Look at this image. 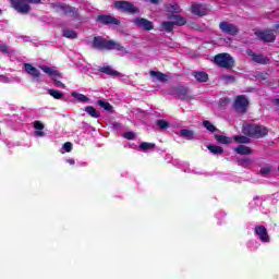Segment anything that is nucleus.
<instances>
[{
    "label": "nucleus",
    "instance_id": "473e14b6",
    "mask_svg": "<svg viewBox=\"0 0 279 279\" xmlns=\"http://www.w3.org/2000/svg\"><path fill=\"white\" fill-rule=\"evenodd\" d=\"M97 106H100V108H104L107 112H112L113 107L110 105V102L104 101V100H98Z\"/></svg>",
    "mask_w": 279,
    "mask_h": 279
},
{
    "label": "nucleus",
    "instance_id": "cd10ccee",
    "mask_svg": "<svg viewBox=\"0 0 279 279\" xmlns=\"http://www.w3.org/2000/svg\"><path fill=\"white\" fill-rule=\"evenodd\" d=\"M63 38H69L70 40H75L77 38V32L73 29H63L62 32Z\"/></svg>",
    "mask_w": 279,
    "mask_h": 279
},
{
    "label": "nucleus",
    "instance_id": "c85d7f7f",
    "mask_svg": "<svg viewBox=\"0 0 279 279\" xmlns=\"http://www.w3.org/2000/svg\"><path fill=\"white\" fill-rule=\"evenodd\" d=\"M203 126L207 130V132H210L211 134H215V132H219V129H217V126H215L208 120L203 121Z\"/></svg>",
    "mask_w": 279,
    "mask_h": 279
},
{
    "label": "nucleus",
    "instance_id": "ea45409f",
    "mask_svg": "<svg viewBox=\"0 0 279 279\" xmlns=\"http://www.w3.org/2000/svg\"><path fill=\"white\" fill-rule=\"evenodd\" d=\"M123 138H126V141H134L136 140V134H134V132H126L123 134Z\"/></svg>",
    "mask_w": 279,
    "mask_h": 279
},
{
    "label": "nucleus",
    "instance_id": "4be33fe9",
    "mask_svg": "<svg viewBox=\"0 0 279 279\" xmlns=\"http://www.w3.org/2000/svg\"><path fill=\"white\" fill-rule=\"evenodd\" d=\"M214 138L216 140L217 143H219V145H230V144H232V137H228L226 135L215 134Z\"/></svg>",
    "mask_w": 279,
    "mask_h": 279
},
{
    "label": "nucleus",
    "instance_id": "f257e3e1",
    "mask_svg": "<svg viewBox=\"0 0 279 279\" xmlns=\"http://www.w3.org/2000/svg\"><path fill=\"white\" fill-rule=\"evenodd\" d=\"M93 49H98V51H124V53H129L128 50H125V47L121 45V43H117L114 40H108L101 36H96L93 38L92 41Z\"/></svg>",
    "mask_w": 279,
    "mask_h": 279
},
{
    "label": "nucleus",
    "instance_id": "5701e85b",
    "mask_svg": "<svg viewBox=\"0 0 279 279\" xmlns=\"http://www.w3.org/2000/svg\"><path fill=\"white\" fill-rule=\"evenodd\" d=\"M40 69L41 71H44V73H47V75H50L53 77H62V73H60V71L58 70H53L47 65H41Z\"/></svg>",
    "mask_w": 279,
    "mask_h": 279
},
{
    "label": "nucleus",
    "instance_id": "09e8293b",
    "mask_svg": "<svg viewBox=\"0 0 279 279\" xmlns=\"http://www.w3.org/2000/svg\"><path fill=\"white\" fill-rule=\"evenodd\" d=\"M150 3H154L155 5H158L160 3V0H148Z\"/></svg>",
    "mask_w": 279,
    "mask_h": 279
},
{
    "label": "nucleus",
    "instance_id": "c9c22d12",
    "mask_svg": "<svg viewBox=\"0 0 279 279\" xmlns=\"http://www.w3.org/2000/svg\"><path fill=\"white\" fill-rule=\"evenodd\" d=\"M72 97H75L78 101L86 102L88 101V98L84 94H78L76 92L72 93Z\"/></svg>",
    "mask_w": 279,
    "mask_h": 279
},
{
    "label": "nucleus",
    "instance_id": "9b49d317",
    "mask_svg": "<svg viewBox=\"0 0 279 279\" xmlns=\"http://www.w3.org/2000/svg\"><path fill=\"white\" fill-rule=\"evenodd\" d=\"M247 56H250L256 64H271V59L263 53H256L252 49L246 50Z\"/></svg>",
    "mask_w": 279,
    "mask_h": 279
},
{
    "label": "nucleus",
    "instance_id": "4468645a",
    "mask_svg": "<svg viewBox=\"0 0 279 279\" xmlns=\"http://www.w3.org/2000/svg\"><path fill=\"white\" fill-rule=\"evenodd\" d=\"M24 71L34 77L36 82H40V71L36 69L32 63H24Z\"/></svg>",
    "mask_w": 279,
    "mask_h": 279
},
{
    "label": "nucleus",
    "instance_id": "a211bd4d",
    "mask_svg": "<svg viewBox=\"0 0 279 279\" xmlns=\"http://www.w3.org/2000/svg\"><path fill=\"white\" fill-rule=\"evenodd\" d=\"M165 9L170 14H180V12H182V9H180L177 2L165 4Z\"/></svg>",
    "mask_w": 279,
    "mask_h": 279
},
{
    "label": "nucleus",
    "instance_id": "6ab92c4d",
    "mask_svg": "<svg viewBox=\"0 0 279 279\" xmlns=\"http://www.w3.org/2000/svg\"><path fill=\"white\" fill-rule=\"evenodd\" d=\"M234 151L240 156H251V154H253L252 148L245 145H239L238 147L234 148Z\"/></svg>",
    "mask_w": 279,
    "mask_h": 279
},
{
    "label": "nucleus",
    "instance_id": "4c0bfd02",
    "mask_svg": "<svg viewBox=\"0 0 279 279\" xmlns=\"http://www.w3.org/2000/svg\"><path fill=\"white\" fill-rule=\"evenodd\" d=\"M255 77L256 80H262L263 82H267V80H269V74L266 72H257Z\"/></svg>",
    "mask_w": 279,
    "mask_h": 279
},
{
    "label": "nucleus",
    "instance_id": "58836bf2",
    "mask_svg": "<svg viewBox=\"0 0 279 279\" xmlns=\"http://www.w3.org/2000/svg\"><path fill=\"white\" fill-rule=\"evenodd\" d=\"M222 80L226 82V84H233V82H236V77L233 75H223Z\"/></svg>",
    "mask_w": 279,
    "mask_h": 279
},
{
    "label": "nucleus",
    "instance_id": "6e6552de",
    "mask_svg": "<svg viewBox=\"0 0 279 279\" xmlns=\"http://www.w3.org/2000/svg\"><path fill=\"white\" fill-rule=\"evenodd\" d=\"M255 36H257L258 40H262V43H276L274 29L257 31L255 32Z\"/></svg>",
    "mask_w": 279,
    "mask_h": 279
},
{
    "label": "nucleus",
    "instance_id": "aec40b11",
    "mask_svg": "<svg viewBox=\"0 0 279 279\" xmlns=\"http://www.w3.org/2000/svg\"><path fill=\"white\" fill-rule=\"evenodd\" d=\"M168 19H173L172 23H174V25H177L178 27H182L183 25H186V20L184 17H182V15H178V14H172L169 15Z\"/></svg>",
    "mask_w": 279,
    "mask_h": 279
},
{
    "label": "nucleus",
    "instance_id": "f704fd0d",
    "mask_svg": "<svg viewBox=\"0 0 279 279\" xmlns=\"http://www.w3.org/2000/svg\"><path fill=\"white\" fill-rule=\"evenodd\" d=\"M156 125L159 126V130H169L171 128L167 120H157Z\"/></svg>",
    "mask_w": 279,
    "mask_h": 279
},
{
    "label": "nucleus",
    "instance_id": "7c9ffc66",
    "mask_svg": "<svg viewBox=\"0 0 279 279\" xmlns=\"http://www.w3.org/2000/svg\"><path fill=\"white\" fill-rule=\"evenodd\" d=\"M207 149L215 155L223 154V147L221 146L210 144L207 146Z\"/></svg>",
    "mask_w": 279,
    "mask_h": 279
},
{
    "label": "nucleus",
    "instance_id": "a19ab883",
    "mask_svg": "<svg viewBox=\"0 0 279 279\" xmlns=\"http://www.w3.org/2000/svg\"><path fill=\"white\" fill-rule=\"evenodd\" d=\"M63 149H64V151H68V153L72 151L73 150V144L71 142H65L63 144Z\"/></svg>",
    "mask_w": 279,
    "mask_h": 279
},
{
    "label": "nucleus",
    "instance_id": "ddd939ff",
    "mask_svg": "<svg viewBox=\"0 0 279 279\" xmlns=\"http://www.w3.org/2000/svg\"><path fill=\"white\" fill-rule=\"evenodd\" d=\"M96 21L101 25H121V21L112 15L100 14L96 17Z\"/></svg>",
    "mask_w": 279,
    "mask_h": 279
},
{
    "label": "nucleus",
    "instance_id": "603ef678",
    "mask_svg": "<svg viewBox=\"0 0 279 279\" xmlns=\"http://www.w3.org/2000/svg\"><path fill=\"white\" fill-rule=\"evenodd\" d=\"M0 14H1V9H0Z\"/></svg>",
    "mask_w": 279,
    "mask_h": 279
},
{
    "label": "nucleus",
    "instance_id": "de8ad7c7",
    "mask_svg": "<svg viewBox=\"0 0 279 279\" xmlns=\"http://www.w3.org/2000/svg\"><path fill=\"white\" fill-rule=\"evenodd\" d=\"M35 134L37 136H45V132H43V131H36Z\"/></svg>",
    "mask_w": 279,
    "mask_h": 279
},
{
    "label": "nucleus",
    "instance_id": "3c124183",
    "mask_svg": "<svg viewBox=\"0 0 279 279\" xmlns=\"http://www.w3.org/2000/svg\"><path fill=\"white\" fill-rule=\"evenodd\" d=\"M276 105L279 106V98L275 100Z\"/></svg>",
    "mask_w": 279,
    "mask_h": 279
},
{
    "label": "nucleus",
    "instance_id": "c03bdc74",
    "mask_svg": "<svg viewBox=\"0 0 279 279\" xmlns=\"http://www.w3.org/2000/svg\"><path fill=\"white\" fill-rule=\"evenodd\" d=\"M259 173H260L262 175H269V173H271V168H269V167L262 168V169L259 170Z\"/></svg>",
    "mask_w": 279,
    "mask_h": 279
},
{
    "label": "nucleus",
    "instance_id": "bb28decb",
    "mask_svg": "<svg viewBox=\"0 0 279 279\" xmlns=\"http://www.w3.org/2000/svg\"><path fill=\"white\" fill-rule=\"evenodd\" d=\"M233 141L240 143V145H247L251 142L250 137L246 135H235L232 137V142Z\"/></svg>",
    "mask_w": 279,
    "mask_h": 279
},
{
    "label": "nucleus",
    "instance_id": "0eeeda50",
    "mask_svg": "<svg viewBox=\"0 0 279 279\" xmlns=\"http://www.w3.org/2000/svg\"><path fill=\"white\" fill-rule=\"evenodd\" d=\"M59 8L63 12L64 16H70V19H73V21H82L80 9L69 4H60Z\"/></svg>",
    "mask_w": 279,
    "mask_h": 279
},
{
    "label": "nucleus",
    "instance_id": "c756f323",
    "mask_svg": "<svg viewBox=\"0 0 279 279\" xmlns=\"http://www.w3.org/2000/svg\"><path fill=\"white\" fill-rule=\"evenodd\" d=\"M156 148V144L154 143H149V142H143L141 145H140V149L142 151H149L151 149H155Z\"/></svg>",
    "mask_w": 279,
    "mask_h": 279
},
{
    "label": "nucleus",
    "instance_id": "49530a36",
    "mask_svg": "<svg viewBox=\"0 0 279 279\" xmlns=\"http://www.w3.org/2000/svg\"><path fill=\"white\" fill-rule=\"evenodd\" d=\"M272 31L276 33V32H279V23L275 24L272 26Z\"/></svg>",
    "mask_w": 279,
    "mask_h": 279
},
{
    "label": "nucleus",
    "instance_id": "412c9836",
    "mask_svg": "<svg viewBox=\"0 0 279 279\" xmlns=\"http://www.w3.org/2000/svg\"><path fill=\"white\" fill-rule=\"evenodd\" d=\"M150 77H156L158 82H168L169 76L162 72L150 70L149 72Z\"/></svg>",
    "mask_w": 279,
    "mask_h": 279
},
{
    "label": "nucleus",
    "instance_id": "79ce46f5",
    "mask_svg": "<svg viewBox=\"0 0 279 279\" xmlns=\"http://www.w3.org/2000/svg\"><path fill=\"white\" fill-rule=\"evenodd\" d=\"M34 128H35V130L43 131V130H45V124H43V122L37 120L34 122Z\"/></svg>",
    "mask_w": 279,
    "mask_h": 279
},
{
    "label": "nucleus",
    "instance_id": "393cba45",
    "mask_svg": "<svg viewBox=\"0 0 279 279\" xmlns=\"http://www.w3.org/2000/svg\"><path fill=\"white\" fill-rule=\"evenodd\" d=\"M85 112L92 117V119H99L101 117V113L95 109L93 106L85 107Z\"/></svg>",
    "mask_w": 279,
    "mask_h": 279
},
{
    "label": "nucleus",
    "instance_id": "1a4fd4ad",
    "mask_svg": "<svg viewBox=\"0 0 279 279\" xmlns=\"http://www.w3.org/2000/svg\"><path fill=\"white\" fill-rule=\"evenodd\" d=\"M219 29L229 36H238L240 32L236 25L226 21L219 23Z\"/></svg>",
    "mask_w": 279,
    "mask_h": 279
},
{
    "label": "nucleus",
    "instance_id": "8fccbe9b",
    "mask_svg": "<svg viewBox=\"0 0 279 279\" xmlns=\"http://www.w3.org/2000/svg\"><path fill=\"white\" fill-rule=\"evenodd\" d=\"M68 162H70L71 165H75V160L74 159H69Z\"/></svg>",
    "mask_w": 279,
    "mask_h": 279
},
{
    "label": "nucleus",
    "instance_id": "e433bc0d",
    "mask_svg": "<svg viewBox=\"0 0 279 279\" xmlns=\"http://www.w3.org/2000/svg\"><path fill=\"white\" fill-rule=\"evenodd\" d=\"M238 162L241 167L247 168L250 165H252V158H242L239 159Z\"/></svg>",
    "mask_w": 279,
    "mask_h": 279
},
{
    "label": "nucleus",
    "instance_id": "a878e982",
    "mask_svg": "<svg viewBox=\"0 0 279 279\" xmlns=\"http://www.w3.org/2000/svg\"><path fill=\"white\" fill-rule=\"evenodd\" d=\"M180 136L186 138V141H193V138H195V133L191 130L182 129L180 131Z\"/></svg>",
    "mask_w": 279,
    "mask_h": 279
},
{
    "label": "nucleus",
    "instance_id": "7ed1b4c3",
    "mask_svg": "<svg viewBox=\"0 0 279 279\" xmlns=\"http://www.w3.org/2000/svg\"><path fill=\"white\" fill-rule=\"evenodd\" d=\"M43 0H11V8L19 14H29L32 4L38 5Z\"/></svg>",
    "mask_w": 279,
    "mask_h": 279
},
{
    "label": "nucleus",
    "instance_id": "f3484780",
    "mask_svg": "<svg viewBox=\"0 0 279 279\" xmlns=\"http://www.w3.org/2000/svg\"><path fill=\"white\" fill-rule=\"evenodd\" d=\"M100 73H105V75H110L111 77H119V71L112 70L110 65H104L98 69Z\"/></svg>",
    "mask_w": 279,
    "mask_h": 279
},
{
    "label": "nucleus",
    "instance_id": "423d86ee",
    "mask_svg": "<svg viewBox=\"0 0 279 279\" xmlns=\"http://www.w3.org/2000/svg\"><path fill=\"white\" fill-rule=\"evenodd\" d=\"M114 8L118 10H123V12H129V14H140L141 10L134 5V3L130 1H114Z\"/></svg>",
    "mask_w": 279,
    "mask_h": 279
},
{
    "label": "nucleus",
    "instance_id": "37998d69",
    "mask_svg": "<svg viewBox=\"0 0 279 279\" xmlns=\"http://www.w3.org/2000/svg\"><path fill=\"white\" fill-rule=\"evenodd\" d=\"M0 53H10V47L5 44L0 45Z\"/></svg>",
    "mask_w": 279,
    "mask_h": 279
},
{
    "label": "nucleus",
    "instance_id": "9d476101",
    "mask_svg": "<svg viewBox=\"0 0 279 279\" xmlns=\"http://www.w3.org/2000/svg\"><path fill=\"white\" fill-rule=\"evenodd\" d=\"M169 94L172 97H180L184 101L189 99V87L184 85L173 86L170 88Z\"/></svg>",
    "mask_w": 279,
    "mask_h": 279
},
{
    "label": "nucleus",
    "instance_id": "39448f33",
    "mask_svg": "<svg viewBox=\"0 0 279 279\" xmlns=\"http://www.w3.org/2000/svg\"><path fill=\"white\" fill-rule=\"evenodd\" d=\"M250 106V100H247V97L245 95H239L236 96L234 102H233V109L238 114H247V108Z\"/></svg>",
    "mask_w": 279,
    "mask_h": 279
},
{
    "label": "nucleus",
    "instance_id": "b1692460",
    "mask_svg": "<svg viewBox=\"0 0 279 279\" xmlns=\"http://www.w3.org/2000/svg\"><path fill=\"white\" fill-rule=\"evenodd\" d=\"M192 75L193 77H195L196 82H201V83L208 82V73L206 72L194 71L192 72Z\"/></svg>",
    "mask_w": 279,
    "mask_h": 279
},
{
    "label": "nucleus",
    "instance_id": "72a5a7b5",
    "mask_svg": "<svg viewBox=\"0 0 279 279\" xmlns=\"http://www.w3.org/2000/svg\"><path fill=\"white\" fill-rule=\"evenodd\" d=\"M174 26L175 24L173 22L166 21L161 23L162 29H165V32H168V33L173 32Z\"/></svg>",
    "mask_w": 279,
    "mask_h": 279
},
{
    "label": "nucleus",
    "instance_id": "dca6fc26",
    "mask_svg": "<svg viewBox=\"0 0 279 279\" xmlns=\"http://www.w3.org/2000/svg\"><path fill=\"white\" fill-rule=\"evenodd\" d=\"M255 233L259 236L262 243H269V234L267 233V228H265V226L255 227Z\"/></svg>",
    "mask_w": 279,
    "mask_h": 279
},
{
    "label": "nucleus",
    "instance_id": "2eb2a0df",
    "mask_svg": "<svg viewBox=\"0 0 279 279\" xmlns=\"http://www.w3.org/2000/svg\"><path fill=\"white\" fill-rule=\"evenodd\" d=\"M191 12L195 14V16H206L208 9L204 4L195 3L191 5Z\"/></svg>",
    "mask_w": 279,
    "mask_h": 279
},
{
    "label": "nucleus",
    "instance_id": "2f4dec72",
    "mask_svg": "<svg viewBox=\"0 0 279 279\" xmlns=\"http://www.w3.org/2000/svg\"><path fill=\"white\" fill-rule=\"evenodd\" d=\"M48 95H50V97H53V99H62V97H64V93L58 89H48Z\"/></svg>",
    "mask_w": 279,
    "mask_h": 279
},
{
    "label": "nucleus",
    "instance_id": "f8f14e48",
    "mask_svg": "<svg viewBox=\"0 0 279 279\" xmlns=\"http://www.w3.org/2000/svg\"><path fill=\"white\" fill-rule=\"evenodd\" d=\"M133 23L136 25V27L145 29V32H151V29H154V22L145 17H135L133 19Z\"/></svg>",
    "mask_w": 279,
    "mask_h": 279
},
{
    "label": "nucleus",
    "instance_id": "f03ea898",
    "mask_svg": "<svg viewBox=\"0 0 279 279\" xmlns=\"http://www.w3.org/2000/svg\"><path fill=\"white\" fill-rule=\"evenodd\" d=\"M242 134L248 138H265L269 134L267 126L256 123H243Z\"/></svg>",
    "mask_w": 279,
    "mask_h": 279
},
{
    "label": "nucleus",
    "instance_id": "a18cd8bd",
    "mask_svg": "<svg viewBox=\"0 0 279 279\" xmlns=\"http://www.w3.org/2000/svg\"><path fill=\"white\" fill-rule=\"evenodd\" d=\"M54 86H58L59 88H66V85L64 83H61L59 80H53Z\"/></svg>",
    "mask_w": 279,
    "mask_h": 279
},
{
    "label": "nucleus",
    "instance_id": "20e7f679",
    "mask_svg": "<svg viewBox=\"0 0 279 279\" xmlns=\"http://www.w3.org/2000/svg\"><path fill=\"white\" fill-rule=\"evenodd\" d=\"M214 62L221 69H233L234 58L228 52L218 53L214 57Z\"/></svg>",
    "mask_w": 279,
    "mask_h": 279
}]
</instances>
